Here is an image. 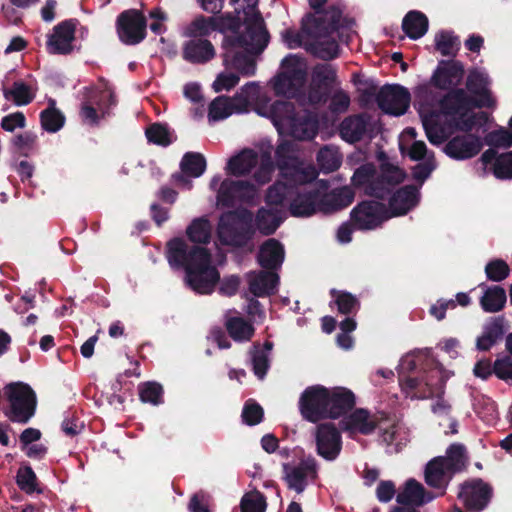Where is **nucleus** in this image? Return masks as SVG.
<instances>
[{
    "label": "nucleus",
    "mask_w": 512,
    "mask_h": 512,
    "mask_svg": "<svg viewBox=\"0 0 512 512\" xmlns=\"http://www.w3.org/2000/svg\"><path fill=\"white\" fill-rule=\"evenodd\" d=\"M36 135L24 132L12 138V144L20 156L29 157L36 148Z\"/></svg>",
    "instance_id": "obj_62"
},
{
    "label": "nucleus",
    "mask_w": 512,
    "mask_h": 512,
    "mask_svg": "<svg viewBox=\"0 0 512 512\" xmlns=\"http://www.w3.org/2000/svg\"><path fill=\"white\" fill-rule=\"evenodd\" d=\"M145 136L149 143L166 147L173 142V135L167 124L153 123L145 130Z\"/></svg>",
    "instance_id": "obj_52"
},
{
    "label": "nucleus",
    "mask_w": 512,
    "mask_h": 512,
    "mask_svg": "<svg viewBox=\"0 0 512 512\" xmlns=\"http://www.w3.org/2000/svg\"><path fill=\"white\" fill-rule=\"evenodd\" d=\"M289 195V189L286 184L282 182H276L267 189L265 195V203L271 208L279 207L284 204V201Z\"/></svg>",
    "instance_id": "obj_60"
},
{
    "label": "nucleus",
    "mask_w": 512,
    "mask_h": 512,
    "mask_svg": "<svg viewBox=\"0 0 512 512\" xmlns=\"http://www.w3.org/2000/svg\"><path fill=\"white\" fill-rule=\"evenodd\" d=\"M241 417L246 425L254 426L262 422L264 410L256 401L249 399L244 404Z\"/></svg>",
    "instance_id": "obj_63"
},
{
    "label": "nucleus",
    "mask_w": 512,
    "mask_h": 512,
    "mask_svg": "<svg viewBox=\"0 0 512 512\" xmlns=\"http://www.w3.org/2000/svg\"><path fill=\"white\" fill-rule=\"evenodd\" d=\"M249 54L246 50L233 52L230 55L228 64L225 65L236 69L244 76H252L256 71V63Z\"/></svg>",
    "instance_id": "obj_51"
},
{
    "label": "nucleus",
    "mask_w": 512,
    "mask_h": 512,
    "mask_svg": "<svg viewBox=\"0 0 512 512\" xmlns=\"http://www.w3.org/2000/svg\"><path fill=\"white\" fill-rule=\"evenodd\" d=\"M429 20L427 16L418 10L409 11L402 20L404 33L412 40L423 37L428 31Z\"/></svg>",
    "instance_id": "obj_38"
},
{
    "label": "nucleus",
    "mask_w": 512,
    "mask_h": 512,
    "mask_svg": "<svg viewBox=\"0 0 512 512\" xmlns=\"http://www.w3.org/2000/svg\"><path fill=\"white\" fill-rule=\"evenodd\" d=\"M252 353V369L258 379L263 380L270 368V360L265 351L259 350V344H254Z\"/></svg>",
    "instance_id": "obj_64"
},
{
    "label": "nucleus",
    "mask_w": 512,
    "mask_h": 512,
    "mask_svg": "<svg viewBox=\"0 0 512 512\" xmlns=\"http://www.w3.org/2000/svg\"><path fill=\"white\" fill-rule=\"evenodd\" d=\"M328 395V388L322 385L307 387L299 400L303 418L312 423L327 419Z\"/></svg>",
    "instance_id": "obj_12"
},
{
    "label": "nucleus",
    "mask_w": 512,
    "mask_h": 512,
    "mask_svg": "<svg viewBox=\"0 0 512 512\" xmlns=\"http://www.w3.org/2000/svg\"><path fill=\"white\" fill-rule=\"evenodd\" d=\"M278 284L277 272L264 269L249 279V291L256 297L270 296L275 293Z\"/></svg>",
    "instance_id": "obj_37"
},
{
    "label": "nucleus",
    "mask_w": 512,
    "mask_h": 512,
    "mask_svg": "<svg viewBox=\"0 0 512 512\" xmlns=\"http://www.w3.org/2000/svg\"><path fill=\"white\" fill-rule=\"evenodd\" d=\"M435 49L443 56H456L460 49V39L453 32L442 30L435 35Z\"/></svg>",
    "instance_id": "obj_49"
},
{
    "label": "nucleus",
    "mask_w": 512,
    "mask_h": 512,
    "mask_svg": "<svg viewBox=\"0 0 512 512\" xmlns=\"http://www.w3.org/2000/svg\"><path fill=\"white\" fill-rule=\"evenodd\" d=\"M40 122L43 130L49 133H56L64 126L65 116L55 107V100H50L49 106L41 111Z\"/></svg>",
    "instance_id": "obj_46"
},
{
    "label": "nucleus",
    "mask_w": 512,
    "mask_h": 512,
    "mask_svg": "<svg viewBox=\"0 0 512 512\" xmlns=\"http://www.w3.org/2000/svg\"><path fill=\"white\" fill-rule=\"evenodd\" d=\"M485 144L488 147H495L501 152H506L512 146V132L505 128H500L489 132L484 137Z\"/></svg>",
    "instance_id": "obj_58"
},
{
    "label": "nucleus",
    "mask_w": 512,
    "mask_h": 512,
    "mask_svg": "<svg viewBox=\"0 0 512 512\" xmlns=\"http://www.w3.org/2000/svg\"><path fill=\"white\" fill-rule=\"evenodd\" d=\"M492 496V486L481 478L465 481L461 484L458 493V498L469 512L483 511L490 503Z\"/></svg>",
    "instance_id": "obj_13"
},
{
    "label": "nucleus",
    "mask_w": 512,
    "mask_h": 512,
    "mask_svg": "<svg viewBox=\"0 0 512 512\" xmlns=\"http://www.w3.org/2000/svg\"><path fill=\"white\" fill-rule=\"evenodd\" d=\"M140 400L144 403L159 405L163 403V387L157 382L141 383L138 387Z\"/></svg>",
    "instance_id": "obj_57"
},
{
    "label": "nucleus",
    "mask_w": 512,
    "mask_h": 512,
    "mask_svg": "<svg viewBox=\"0 0 512 512\" xmlns=\"http://www.w3.org/2000/svg\"><path fill=\"white\" fill-rule=\"evenodd\" d=\"M490 79L487 74L473 69L469 72L466 79V89L473 96L476 101V108H490L496 107V99L493 97L489 89Z\"/></svg>",
    "instance_id": "obj_19"
},
{
    "label": "nucleus",
    "mask_w": 512,
    "mask_h": 512,
    "mask_svg": "<svg viewBox=\"0 0 512 512\" xmlns=\"http://www.w3.org/2000/svg\"><path fill=\"white\" fill-rule=\"evenodd\" d=\"M257 112L259 115L270 118L277 130L281 131L291 122L296 107L289 100H276L269 106L259 107Z\"/></svg>",
    "instance_id": "obj_30"
},
{
    "label": "nucleus",
    "mask_w": 512,
    "mask_h": 512,
    "mask_svg": "<svg viewBox=\"0 0 512 512\" xmlns=\"http://www.w3.org/2000/svg\"><path fill=\"white\" fill-rule=\"evenodd\" d=\"M254 191V185L247 180H229L221 183L218 191L219 202L226 207H232L237 200L245 198Z\"/></svg>",
    "instance_id": "obj_32"
},
{
    "label": "nucleus",
    "mask_w": 512,
    "mask_h": 512,
    "mask_svg": "<svg viewBox=\"0 0 512 512\" xmlns=\"http://www.w3.org/2000/svg\"><path fill=\"white\" fill-rule=\"evenodd\" d=\"M351 221L359 230H372L389 218L385 204L375 200L358 203L350 213Z\"/></svg>",
    "instance_id": "obj_14"
},
{
    "label": "nucleus",
    "mask_w": 512,
    "mask_h": 512,
    "mask_svg": "<svg viewBox=\"0 0 512 512\" xmlns=\"http://www.w3.org/2000/svg\"><path fill=\"white\" fill-rule=\"evenodd\" d=\"M306 81V72L301 68H293L275 77L273 89L276 95L296 98Z\"/></svg>",
    "instance_id": "obj_25"
},
{
    "label": "nucleus",
    "mask_w": 512,
    "mask_h": 512,
    "mask_svg": "<svg viewBox=\"0 0 512 512\" xmlns=\"http://www.w3.org/2000/svg\"><path fill=\"white\" fill-rule=\"evenodd\" d=\"M293 150L294 143L291 141L282 140L274 151L271 140L262 139L254 148H243L227 160H299L291 155Z\"/></svg>",
    "instance_id": "obj_10"
},
{
    "label": "nucleus",
    "mask_w": 512,
    "mask_h": 512,
    "mask_svg": "<svg viewBox=\"0 0 512 512\" xmlns=\"http://www.w3.org/2000/svg\"><path fill=\"white\" fill-rule=\"evenodd\" d=\"M259 94V87L255 82L245 84L240 92H237L231 99L221 95L216 97L208 109V118L212 121H219L229 117L234 110L245 111L250 100H255Z\"/></svg>",
    "instance_id": "obj_9"
},
{
    "label": "nucleus",
    "mask_w": 512,
    "mask_h": 512,
    "mask_svg": "<svg viewBox=\"0 0 512 512\" xmlns=\"http://www.w3.org/2000/svg\"><path fill=\"white\" fill-rule=\"evenodd\" d=\"M327 418L337 419L351 411L356 398L354 393L345 387L328 388Z\"/></svg>",
    "instance_id": "obj_29"
},
{
    "label": "nucleus",
    "mask_w": 512,
    "mask_h": 512,
    "mask_svg": "<svg viewBox=\"0 0 512 512\" xmlns=\"http://www.w3.org/2000/svg\"><path fill=\"white\" fill-rule=\"evenodd\" d=\"M485 274L488 280L501 282L510 274V267L503 259H493L485 266Z\"/></svg>",
    "instance_id": "obj_61"
},
{
    "label": "nucleus",
    "mask_w": 512,
    "mask_h": 512,
    "mask_svg": "<svg viewBox=\"0 0 512 512\" xmlns=\"http://www.w3.org/2000/svg\"><path fill=\"white\" fill-rule=\"evenodd\" d=\"M215 48L207 39H191L183 46V58L192 64H204L215 57Z\"/></svg>",
    "instance_id": "obj_34"
},
{
    "label": "nucleus",
    "mask_w": 512,
    "mask_h": 512,
    "mask_svg": "<svg viewBox=\"0 0 512 512\" xmlns=\"http://www.w3.org/2000/svg\"><path fill=\"white\" fill-rule=\"evenodd\" d=\"M481 150L479 139L470 134L456 136L445 145V153L450 158L463 160L472 158Z\"/></svg>",
    "instance_id": "obj_31"
},
{
    "label": "nucleus",
    "mask_w": 512,
    "mask_h": 512,
    "mask_svg": "<svg viewBox=\"0 0 512 512\" xmlns=\"http://www.w3.org/2000/svg\"><path fill=\"white\" fill-rule=\"evenodd\" d=\"M423 128L430 143L438 145L444 143L448 136V128L441 122L439 114L430 113L422 118Z\"/></svg>",
    "instance_id": "obj_42"
},
{
    "label": "nucleus",
    "mask_w": 512,
    "mask_h": 512,
    "mask_svg": "<svg viewBox=\"0 0 512 512\" xmlns=\"http://www.w3.org/2000/svg\"><path fill=\"white\" fill-rule=\"evenodd\" d=\"M463 76L464 65L460 61L442 60L432 74L430 85L448 92L458 88Z\"/></svg>",
    "instance_id": "obj_17"
},
{
    "label": "nucleus",
    "mask_w": 512,
    "mask_h": 512,
    "mask_svg": "<svg viewBox=\"0 0 512 512\" xmlns=\"http://www.w3.org/2000/svg\"><path fill=\"white\" fill-rule=\"evenodd\" d=\"M256 259L263 269L277 271L285 259L284 245L275 238H268L259 246Z\"/></svg>",
    "instance_id": "obj_26"
},
{
    "label": "nucleus",
    "mask_w": 512,
    "mask_h": 512,
    "mask_svg": "<svg viewBox=\"0 0 512 512\" xmlns=\"http://www.w3.org/2000/svg\"><path fill=\"white\" fill-rule=\"evenodd\" d=\"M506 320L503 316L491 318L484 326L483 333L476 340L479 351H489L506 332Z\"/></svg>",
    "instance_id": "obj_35"
},
{
    "label": "nucleus",
    "mask_w": 512,
    "mask_h": 512,
    "mask_svg": "<svg viewBox=\"0 0 512 512\" xmlns=\"http://www.w3.org/2000/svg\"><path fill=\"white\" fill-rule=\"evenodd\" d=\"M247 45L244 50L253 54H260L268 45L269 33L259 11L247 20L245 31L242 33Z\"/></svg>",
    "instance_id": "obj_22"
},
{
    "label": "nucleus",
    "mask_w": 512,
    "mask_h": 512,
    "mask_svg": "<svg viewBox=\"0 0 512 512\" xmlns=\"http://www.w3.org/2000/svg\"><path fill=\"white\" fill-rule=\"evenodd\" d=\"M480 164L476 167L479 176H485L492 172L497 179H512V162H476Z\"/></svg>",
    "instance_id": "obj_55"
},
{
    "label": "nucleus",
    "mask_w": 512,
    "mask_h": 512,
    "mask_svg": "<svg viewBox=\"0 0 512 512\" xmlns=\"http://www.w3.org/2000/svg\"><path fill=\"white\" fill-rule=\"evenodd\" d=\"M330 294L334 298L338 312L341 314L349 315L356 313L360 308V302L356 296L347 291H338L336 289H332Z\"/></svg>",
    "instance_id": "obj_53"
},
{
    "label": "nucleus",
    "mask_w": 512,
    "mask_h": 512,
    "mask_svg": "<svg viewBox=\"0 0 512 512\" xmlns=\"http://www.w3.org/2000/svg\"><path fill=\"white\" fill-rule=\"evenodd\" d=\"M321 201L322 195L317 189L298 192L289 204V212L294 217H309L323 210Z\"/></svg>",
    "instance_id": "obj_28"
},
{
    "label": "nucleus",
    "mask_w": 512,
    "mask_h": 512,
    "mask_svg": "<svg viewBox=\"0 0 512 512\" xmlns=\"http://www.w3.org/2000/svg\"><path fill=\"white\" fill-rule=\"evenodd\" d=\"M474 411L487 423L496 421L499 416L496 402L485 395H481L475 399Z\"/></svg>",
    "instance_id": "obj_54"
},
{
    "label": "nucleus",
    "mask_w": 512,
    "mask_h": 512,
    "mask_svg": "<svg viewBox=\"0 0 512 512\" xmlns=\"http://www.w3.org/2000/svg\"><path fill=\"white\" fill-rule=\"evenodd\" d=\"M116 28L122 43L137 45L146 38L147 20L139 10L128 9L118 15Z\"/></svg>",
    "instance_id": "obj_11"
},
{
    "label": "nucleus",
    "mask_w": 512,
    "mask_h": 512,
    "mask_svg": "<svg viewBox=\"0 0 512 512\" xmlns=\"http://www.w3.org/2000/svg\"><path fill=\"white\" fill-rule=\"evenodd\" d=\"M284 473V481L287 487L291 490L296 491L298 494L304 492L308 486V477H317V466L314 459H308L301 461L296 466H291L289 463L282 465Z\"/></svg>",
    "instance_id": "obj_21"
},
{
    "label": "nucleus",
    "mask_w": 512,
    "mask_h": 512,
    "mask_svg": "<svg viewBox=\"0 0 512 512\" xmlns=\"http://www.w3.org/2000/svg\"><path fill=\"white\" fill-rule=\"evenodd\" d=\"M437 497L433 492L427 491L424 486L414 478L408 479L396 496L400 506L421 507Z\"/></svg>",
    "instance_id": "obj_24"
},
{
    "label": "nucleus",
    "mask_w": 512,
    "mask_h": 512,
    "mask_svg": "<svg viewBox=\"0 0 512 512\" xmlns=\"http://www.w3.org/2000/svg\"><path fill=\"white\" fill-rule=\"evenodd\" d=\"M215 24V17L199 15L187 26L185 35L193 39H204V37L216 31Z\"/></svg>",
    "instance_id": "obj_48"
},
{
    "label": "nucleus",
    "mask_w": 512,
    "mask_h": 512,
    "mask_svg": "<svg viewBox=\"0 0 512 512\" xmlns=\"http://www.w3.org/2000/svg\"><path fill=\"white\" fill-rule=\"evenodd\" d=\"M443 463L450 471V474H457L466 469L468 464V455L466 447L461 443L451 444L447 450L445 456H440Z\"/></svg>",
    "instance_id": "obj_41"
},
{
    "label": "nucleus",
    "mask_w": 512,
    "mask_h": 512,
    "mask_svg": "<svg viewBox=\"0 0 512 512\" xmlns=\"http://www.w3.org/2000/svg\"><path fill=\"white\" fill-rule=\"evenodd\" d=\"M316 450L325 460H335L342 449V437L333 423H321L316 428Z\"/></svg>",
    "instance_id": "obj_16"
},
{
    "label": "nucleus",
    "mask_w": 512,
    "mask_h": 512,
    "mask_svg": "<svg viewBox=\"0 0 512 512\" xmlns=\"http://www.w3.org/2000/svg\"><path fill=\"white\" fill-rule=\"evenodd\" d=\"M314 40L304 44L305 50L316 58L324 61L336 59L339 56L340 46L335 39L319 40L322 37H312Z\"/></svg>",
    "instance_id": "obj_39"
},
{
    "label": "nucleus",
    "mask_w": 512,
    "mask_h": 512,
    "mask_svg": "<svg viewBox=\"0 0 512 512\" xmlns=\"http://www.w3.org/2000/svg\"><path fill=\"white\" fill-rule=\"evenodd\" d=\"M440 112L450 118L453 126L464 132L481 127L488 121V114L483 111L473 112L476 101L463 88L448 91L439 101Z\"/></svg>",
    "instance_id": "obj_3"
},
{
    "label": "nucleus",
    "mask_w": 512,
    "mask_h": 512,
    "mask_svg": "<svg viewBox=\"0 0 512 512\" xmlns=\"http://www.w3.org/2000/svg\"><path fill=\"white\" fill-rule=\"evenodd\" d=\"M317 115L309 110H296L291 122L285 127L289 134L299 140L313 139L318 133Z\"/></svg>",
    "instance_id": "obj_23"
},
{
    "label": "nucleus",
    "mask_w": 512,
    "mask_h": 512,
    "mask_svg": "<svg viewBox=\"0 0 512 512\" xmlns=\"http://www.w3.org/2000/svg\"><path fill=\"white\" fill-rule=\"evenodd\" d=\"M341 428L350 434H372L378 426V420L367 409L358 408L345 416L341 422Z\"/></svg>",
    "instance_id": "obj_27"
},
{
    "label": "nucleus",
    "mask_w": 512,
    "mask_h": 512,
    "mask_svg": "<svg viewBox=\"0 0 512 512\" xmlns=\"http://www.w3.org/2000/svg\"><path fill=\"white\" fill-rule=\"evenodd\" d=\"M266 508V498L258 490L246 493L240 502L241 512H265Z\"/></svg>",
    "instance_id": "obj_59"
},
{
    "label": "nucleus",
    "mask_w": 512,
    "mask_h": 512,
    "mask_svg": "<svg viewBox=\"0 0 512 512\" xmlns=\"http://www.w3.org/2000/svg\"><path fill=\"white\" fill-rule=\"evenodd\" d=\"M453 476L454 474H450L441 457H435L426 464L424 471L425 482L432 488L440 489V496L445 494V490Z\"/></svg>",
    "instance_id": "obj_33"
},
{
    "label": "nucleus",
    "mask_w": 512,
    "mask_h": 512,
    "mask_svg": "<svg viewBox=\"0 0 512 512\" xmlns=\"http://www.w3.org/2000/svg\"><path fill=\"white\" fill-rule=\"evenodd\" d=\"M3 95L5 99L12 100L17 106L28 105L35 97L31 88L22 81H15L11 89H4Z\"/></svg>",
    "instance_id": "obj_50"
},
{
    "label": "nucleus",
    "mask_w": 512,
    "mask_h": 512,
    "mask_svg": "<svg viewBox=\"0 0 512 512\" xmlns=\"http://www.w3.org/2000/svg\"><path fill=\"white\" fill-rule=\"evenodd\" d=\"M411 95L407 88L399 85H384L376 94V103L384 113L401 116L410 106Z\"/></svg>",
    "instance_id": "obj_15"
},
{
    "label": "nucleus",
    "mask_w": 512,
    "mask_h": 512,
    "mask_svg": "<svg viewBox=\"0 0 512 512\" xmlns=\"http://www.w3.org/2000/svg\"><path fill=\"white\" fill-rule=\"evenodd\" d=\"M5 395L8 406L3 410L4 415L13 423L27 424L36 413L35 391L26 383L15 382L5 387Z\"/></svg>",
    "instance_id": "obj_6"
},
{
    "label": "nucleus",
    "mask_w": 512,
    "mask_h": 512,
    "mask_svg": "<svg viewBox=\"0 0 512 512\" xmlns=\"http://www.w3.org/2000/svg\"><path fill=\"white\" fill-rule=\"evenodd\" d=\"M282 222L283 217L278 208L260 207L255 217L253 216L255 232L258 231L263 236L273 235Z\"/></svg>",
    "instance_id": "obj_36"
},
{
    "label": "nucleus",
    "mask_w": 512,
    "mask_h": 512,
    "mask_svg": "<svg viewBox=\"0 0 512 512\" xmlns=\"http://www.w3.org/2000/svg\"><path fill=\"white\" fill-rule=\"evenodd\" d=\"M188 239L196 244H209L212 237V225L206 217H199L192 220L186 229ZM191 246L190 244H188Z\"/></svg>",
    "instance_id": "obj_44"
},
{
    "label": "nucleus",
    "mask_w": 512,
    "mask_h": 512,
    "mask_svg": "<svg viewBox=\"0 0 512 512\" xmlns=\"http://www.w3.org/2000/svg\"><path fill=\"white\" fill-rule=\"evenodd\" d=\"M328 0H309L311 9L314 14L308 13L302 19L301 30L309 37H330L340 27V20L342 18V10L336 6L331 5L324 9V5Z\"/></svg>",
    "instance_id": "obj_5"
},
{
    "label": "nucleus",
    "mask_w": 512,
    "mask_h": 512,
    "mask_svg": "<svg viewBox=\"0 0 512 512\" xmlns=\"http://www.w3.org/2000/svg\"><path fill=\"white\" fill-rule=\"evenodd\" d=\"M166 258L172 269L185 271L186 286L198 294H211L218 283L222 295L232 296L238 291L239 277L232 275L220 281V273L206 247L189 246L185 239L176 237L167 242Z\"/></svg>",
    "instance_id": "obj_2"
},
{
    "label": "nucleus",
    "mask_w": 512,
    "mask_h": 512,
    "mask_svg": "<svg viewBox=\"0 0 512 512\" xmlns=\"http://www.w3.org/2000/svg\"><path fill=\"white\" fill-rule=\"evenodd\" d=\"M369 132H372V116L367 112L349 115L339 125L341 138L351 144L360 142Z\"/></svg>",
    "instance_id": "obj_20"
},
{
    "label": "nucleus",
    "mask_w": 512,
    "mask_h": 512,
    "mask_svg": "<svg viewBox=\"0 0 512 512\" xmlns=\"http://www.w3.org/2000/svg\"><path fill=\"white\" fill-rule=\"evenodd\" d=\"M16 483L18 487L27 494L42 492V490L37 487V476L29 465L22 466L18 469L16 475Z\"/></svg>",
    "instance_id": "obj_56"
},
{
    "label": "nucleus",
    "mask_w": 512,
    "mask_h": 512,
    "mask_svg": "<svg viewBox=\"0 0 512 512\" xmlns=\"http://www.w3.org/2000/svg\"><path fill=\"white\" fill-rule=\"evenodd\" d=\"M417 365L414 359L405 358L401 361L398 369V380L403 391L406 393L414 392L418 398H428L434 394V383L432 378L434 374L440 376L438 370L416 371Z\"/></svg>",
    "instance_id": "obj_7"
},
{
    "label": "nucleus",
    "mask_w": 512,
    "mask_h": 512,
    "mask_svg": "<svg viewBox=\"0 0 512 512\" xmlns=\"http://www.w3.org/2000/svg\"><path fill=\"white\" fill-rule=\"evenodd\" d=\"M355 198L354 190L349 186L334 189L328 195L322 196L324 211H339L348 207Z\"/></svg>",
    "instance_id": "obj_40"
},
{
    "label": "nucleus",
    "mask_w": 512,
    "mask_h": 512,
    "mask_svg": "<svg viewBox=\"0 0 512 512\" xmlns=\"http://www.w3.org/2000/svg\"><path fill=\"white\" fill-rule=\"evenodd\" d=\"M220 243L234 248H248L252 251L255 236L253 213L246 209L229 210L221 214L217 227Z\"/></svg>",
    "instance_id": "obj_4"
},
{
    "label": "nucleus",
    "mask_w": 512,
    "mask_h": 512,
    "mask_svg": "<svg viewBox=\"0 0 512 512\" xmlns=\"http://www.w3.org/2000/svg\"><path fill=\"white\" fill-rule=\"evenodd\" d=\"M507 300L505 290L500 286L488 287L480 299V305L485 312L500 311Z\"/></svg>",
    "instance_id": "obj_47"
},
{
    "label": "nucleus",
    "mask_w": 512,
    "mask_h": 512,
    "mask_svg": "<svg viewBox=\"0 0 512 512\" xmlns=\"http://www.w3.org/2000/svg\"><path fill=\"white\" fill-rule=\"evenodd\" d=\"M290 176V180L295 184H307L314 181L318 175V169L313 162H290L283 172Z\"/></svg>",
    "instance_id": "obj_43"
},
{
    "label": "nucleus",
    "mask_w": 512,
    "mask_h": 512,
    "mask_svg": "<svg viewBox=\"0 0 512 512\" xmlns=\"http://www.w3.org/2000/svg\"><path fill=\"white\" fill-rule=\"evenodd\" d=\"M76 24V19H67L53 28V34L47 40L49 53L68 55L73 51L72 43L75 40Z\"/></svg>",
    "instance_id": "obj_18"
},
{
    "label": "nucleus",
    "mask_w": 512,
    "mask_h": 512,
    "mask_svg": "<svg viewBox=\"0 0 512 512\" xmlns=\"http://www.w3.org/2000/svg\"><path fill=\"white\" fill-rule=\"evenodd\" d=\"M225 326L229 336L236 342L250 341L255 333L253 324L243 317H230Z\"/></svg>",
    "instance_id": "obj_45"
},
{
    "label": "nucleus",
    "mask_w": 512,
    "mask_h": 512,
    "mask_svg": "<svg viewBox=\"0 0 512 512\" xmlns=\"http://www.w3.org/2000/svg\"><path fill=\"white\" fill-rule=\"evenodd\" d=\"M407 178L406 171L394 162H365L358 167L351 178L352 186L365 195L379 200L388 199L392 216H403L420 202L421 193L416 185L402 184Z\"/></svg>",
    "instance_id": "obj_1"
},
{
    "label": "nucleus",
    "mask_w": 512,
    "mask_h": 512,
    "mask_svg": "<svg viewBox=\"0 0 512 512\" xmlns=\"http://www.w3.org/2000/svg\"><path fill=\"white\" fill-rule=\"evenodd\" d=\"M338 83L337 69L329 63H317L311 69L307 101L313 107L325 105Z\"/></svg>",
    "instance_id": "obj_8"
}]
</instances>
